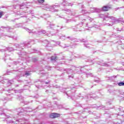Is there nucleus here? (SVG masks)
Wrapping results in <instances>:
<instances>
[{
    "label": "nucleus",
    "instance_id": "obj_1",
    "mask_svg": "<svg viewBox=\"0 0 124 124\" xmlns=\"http://www.w3.org/2000/svg\"><path fill=\"white\" fill-rule=\"evenodd\" d=\"M99 18H103L104 20V23L106 26L108 27H110L113 26L114 24H118L121 23V19L117 18L112 16L109 14H100L99 15Z\"/></svg>",
    "mask_w": 124,
    "mask_h": 124
},
{
    "label": "nucleus",
    "instance_id": "obj_2",
    "mask_svg": "<svg viewBox=\"0 0 124 124\" xmlns=\"http://www.w3.org/2000/svg\"><path fill=\"white\" fill-rule=\"evenodd\" d=\"M23 28L24 29V30H26V31H28L29 33H34V34L38 33V34H39L40 35H44L45 34V35L48 36V34L47 33V32H46V31H38V32H36V31H34L32 30H31L28 28H26L25 27H24Z\"/></svg>",
    "mask_w": 124,
    "mask_h": 124
},
{
    "label": "nucleus",
    "instance_id": "obj_3",
    "mask_svg": "<svg viewBox=\"0 0 124 124\" xmlns=\"http://www.w3.org/2000/svg\"><path fill=\"white\" fill-rule=\"evenodd\" d=\"M58 7H60V5H53L52 6H46V10H50V11H52V12H57L58 11V9L56 8H58Z\"/></svg>",
    "mask_w": 124,
    "mask_h": 124
},
{
    "label": "nucleus",
    "instance_id": "obj_4",
    "mask_svg": "<svg viewBox=\"0 0 124 124\" xmlns=\"http://www.w3.org/2000/svg\"><path fill=\"white\" fill-rule=\"evenodd\" d=\"M87 20L90 21V22L88 23L85 22L83 24V27H85V28H86V29H90V28H93V25L92 24V21H93V19L89 17L87 18Z\"/></svg>",
    "mask_w": 124,
    "mask_h": 124
},
{
    "label": "nucleus",
    "instance_id": "obj_5",
    "mask_svg": "<svg viewBox=\"0 0 124 124\" xmlns=\"http://www.w3.org/2000/svg\"><path fill=\"white\" fill-rule=\"evenodd\" d=\"M60 71H62V72H63L65 71V72H66L67 74L69 75V78H70V77H72V78H73V75H70V74H73V70L70 69H62L60 68L59 70Z\"/></svg>",
    "mask_w": 124,
    "mask_h": 124
},
{
    "label": "nucleus",
    "instance_id": "obj_6",
    "mask_svg": "<svg viewBox=\"0 0 124 124\" xmlns=\"http://www.w3.org/2000/svg\"><path fill=\"white\" fill-rule=\"evenodd\" d=\"M0 83H2V84H4V83H7L8 84V86H10V85L13 83V80H9L8 79H3L2 77L0 76Z\"/></svg>",
    "mask_w": 124,
    "mask_h": 124
},
{
    "label": "nucleus",
    "instance_id": "obj_7",
    "mask_svg": "<svg viewBox=\"0 0 124 124\" xmlns=\"http://www.w3.org/2000/svg\"><path fill=\"white\" fill-rule=\"evenodd\" d=\"M17 111L20 113H23V112H32V108H26L24 109L23 108H18Z\"/></svg>",
    "mask_w": 124,
    "mask_h": 124
},
{
    "label": "nucleus",
    "instance_id": "obj_8",
    "mask_svg": "<svg viewBox=\"0 0 124 124\" xmlns=\"http://www.w3.org/2000/svg\"><path fill=\"white\" fill-rule=\"evenodd\" d=\"M85 24L83 22H80L78 24H77L75 26V30L78 31H81L83 30V25Z\"/></svg>",
    "mask_w": 124,
    "mask_h": 124
},
{
    "label": "nucleus",
    "instance_id": "obj_9",
    "mask_svg": "<svg viewBox=\"0 0 124 124\" xmlns=\"http://www.w3.org/2000/svg\"><path fill=\"white\" fill-rule=\"evenodd\" d=\"M47 24L49 25V27L51 29H54L55 31H60V30H62V27L61 26H57L55 27V25L51 24V22H47Z\"/></svg>",
    "mask_w": 124,
    "mask_h": 124
},
{
    "label": "nucleus",
    "instance_id": "obj_10",
    "mask_svg": "<svg viewBox=\"0 0 124 124\" xmlns=\"http://www.w3.org/2000/svg\"><path fill=\"white\" fill-rule=\"evenodd\" d=\"M14 49H13V47H4L3 49H0V52H5V51H9V52H11V51H13Z\"/></svg>",
    "mask_w": 124,
    "mask_h": 124
},
{
    "label": "nucleus",
    "instance_id": "obj_11",
    "mask_svg": "<svg viewBox=\"0 0 124 124\" xmlns=\"http://www.w3.org/2000/svg\"><path fill=\"white\" fill-rule=\"evenodd\" d=\"M60 116V114H58L57 113H52L49 115V117L51 119H55V118H59Z\"/></svg>",
    "mask_w": 124,
    "mask_h": 124
},
{
    "label": "nucleus",
    "instance_id": "obj_12",
    "mask_svg": "<svg viewBox=\"0 0 124 124\" xmlns=\"http://www.w3.org/2000/svg\"><path fill=\"white\" fill-rule=\"evenodd\" d=\"M101 11V10L99 8H92L91 9V12H92V13H93L94 12H100Z\"/></svg>",
    "mask_w": 124,
    "mask_h": 124
},
{
    "label": "nucleus",
    "instance_id": "obj_13",
    "mask_svg": "<svg viewBox=\"0 0 124 124\" xmlns=\"http://www.w3.org/2000/svg\"><path fill=\"white\" fill-rule=\"evenodd\" d=\"M113 124H123V122L121 119H115L113 121Z\"/></svg>",
    "mask_w": 124,
    "mask_h": 124
},
{
    "label": "nucleus",
    "instance_id": "obj_14",
    "mask_svg": "<svg viewBox=\"0 0 124 124\" xmlns=\"http://www.w3.org/2000/svg\"><path fill=\"white\" fill-rule=\"evenodd\" d=\"M15 46H16V48H21V49H23V47H25V44H16L15 45Z\"/></svg>",
    "mask_w": 124,
    "mask_h": 124
},
{
    "label": "nucleus",
    "instance_id": "obj_15",
    "mask_svg": "<svg viewBox=\"0 0 124 124\" xmlns=\"http://www.w3.org/2000/svg\"><path fill=\"white\" fill-rule=\"evenodd\" d=\"M65 11H66V12H69L68 14H69V15L73 16H74V15H75V12L72 11L69 9H65Z\"/></svg>",
    "mask_w": 124,
    "mask_h": 124
},
{
    "label": "nucleus",
    "instance_id": "obj_16",
    "mask_svg": "<svg viewBox=\"0 0 124 124\" xmlns=\"http://www.w3.org/2000/svg\"><path fill=\"white\" fill-rule=\"evenodd\" d=\"M2 36H8L9 37H11V38H13V39H16V38H15L12 36H8V35H6L3 33H0V37H2Z\"/></svg>",
    "mask_w": 124,
    "mask_h": 124
},
{
    "label": "nucleus",
    "instance_id": "obj_17",
    "mask_svg": "<svg viewBox=\"0 0 124 124\" xmlns=\"http://www.w3.org/2000/svg\"><path fill=\"white\" fill-rule=\"evenodd\" d=\"M109 8L110 7L107 6H105L102 8V10H103V11H108Z\"/></svg>",
    "mask_w": 124,
    "mask_h": 124
},
{
    "label": "nucleus",
    "instance_id": "obj_18",
    "mask_svg": "<svg viewBox=\"0 0 124 124\" xmlns=\"http://www.w3.org/2000/svg\"><path fill=\"white\" fill-rule=\"evenodd\" d=\"M2 29H5L6 31H9V30H11L12 28L10 27H4V26H2L1 27Z\"/></svg>",
    "mask_w": 124,
    "mask_h": 124
},
{
    "label": "nucleus",
    "instance_id": "obj_19",
    "mask_svg": "<svg viewBox=\"0 0 124 124\" xmlns=\"http://www.w3.org/2000/svg\"><path fill=\"white\" fill-rule=\"evenodd\" d=\"M84 46H85V47H86V48H91V46H92V45H91V44H87V43H85L84 44Z\"/></svg>",
    "mask_w": 124,
    "mask_h": 124
},
{
    "label": "nucleus",
    "instance_id": "obj_20",
    "mask_svg": "<svg viewBox=\"0 0 124 124\" xmlns=\"http://www.w3.org/2000/svg\"><path fill=\"white\" fill-rule=\"evenodd\" d=\"M31 75V73L30 71L25 72V74L23 75V76H30Z\"/></svg>",
    "mask_w": 124,
    "mask_h": 124
},
{
    "label": "nucleus",
    "instance_id": "obj_21",
    "mask_svg": "<svg viewBox=\"0 0 124 124\" xmlns=\"http://www.w3.org/2000/svg\"><path fill=\"white\" fill-rule=\"evenodd\" d=\"M64 6H72V4L67 2L65 4H63Z\"/></svg>",
    "mask_w": 124,
    "mask_h": 124
},
{
    "label": "nucleus",
    "instance_id": "obj_22",
    "mask_svg": "<svg viewBox=\"0 0 124 124\" xmlns=\"http://www.w3.org/2000/svg\"><path fill=\"white\" fill-rule=\"evenodd\" d=\"M100 64L101 65H102L103 66H106V67H108V66H110L109 65V64H107V63H100Z\"/></svg>",
    "mask_w": 124,
    "mask_h": 124
},
{
    "label": "nucleus",
    "instance_id": "obj_23",
    "mask_svg": "<svg viewBox=\"0 0 124 124\" xmlns=\"http://www.w3.org/2000/svg\"><path fill=\"white\" fill-rule=\"evenodd\" d=\"M87 77H93V75L91 73H89L86 74Z\"/></svg>",
    "mask_w": 124,
    "mask_h": 124
},
{
    "label": "nucleus",
    "instance_id": "obj_24",
    "mask_svg": "<svg viewBox=\"0 0 124 124\" xmlns=\"http://www.w3.org/2000/svg\"><path fill=\"white\" fill-rule=\"evenodd\" d=\"M57 59H58V57L56 56H52L51 58V61H56Z\"/></svg>",
    "mask_w": 124,
    "mask_h": 124
},
{
    "label": "nucleus",
    "instance_id": "obj_25",
    "mask_svg": "<svg viewBox=\"0 0 124 124\" xmlns=\"http://www.w3.org/2000/svg\"><path fill=\"white\" fill-rule=\"evenodd\" d=\"M81 13L82 14H87V13H89V12L85 10H82L81 11Z\"/></svg>",
    "mask_w": 124,
    "mask_h": 124
},
{
    "label": "nucleus",
    "instance_id": "obj_26",
    "mask_svg": "<svg viewBox=\"0 0 124 124\" xmlns=\"http://www.w3.org/2000/svg\"><path fill=\"white\" fill-rule=\"evenodd\" d=\"M77 70H78L79 71H81V69H80V68L78 67H76V72H77V73H80L79 71H77Z\"/></svg>",
    "mask_w": 124,
    "mask_h": 124
},
{
    "label": "nucleus",
    "instance_id": "obj_27",
    "mask_svg": "<svg viewBox=\"0 0 124 124\" xmlns=\"http://www.w3.org/2000/svg\"><path fill=\"white\" fill-rule=\"evenodd\" d=\"M60 39H62V40H64L65 39V35H62L60 36Z\"/></svg>",
    "mask_w": 124,
    "mask_h": 124
},
{
    "label": "nucleus",
    "instance_id": "obj_28",
    "mask_svg": "<svg viewBox=\"0 0 124 124\" xmlns=\"http://www.w3.org/2000/svg\"><path fill=\"white\" fill-rule=\"evenodd\" d=\"M118 86H124V82H118Z\"/></svg>",
    "mask_w": 124,
    "mask_h": 124
},
{
    "label": "nucleus",
    "instance_id": "obj_29",
    "mask_svg": "<svg viewBox=\"0 0 124 124\" xmlns=\"http://www.w3.org/2000/svg\"><path fill=\"white\" fill-rule=\"evenodd\" d=\"M21 27H22V24H16L15 26L16 28H21Z\"/></svg>",
    "mask_w": 124,
    "mask_h": 124
},
{
    "label": "nucleus",
    "instance_id": "obj_30",
    "mask_svg": "<svg viewBox=\"0 0 124 124\" xmlns=\"http://www.w3.org/2000/svg\"><path fill=\"white\" fill-rule=\"evenodd\" d=\"M3 15H4V12L0 11V18H1V16H3Z\"/></svg>",
    "mask_w": 124,
    "mask_h": 124
},
{
    "label": "nucleus",
    "instance_id": "obj_31",
    "mask_svg": "<svg viewBox=\"0 0 124 124\" xmlns=\"http://www.w3.org/2000/svg\"><path fill=\"white\" fill-rule=\"evenodd\" d=\"M67 38H68V39H69V40H70L71 41H72V40H74V38H73L71 36H68L67 37Z\"/></svg>",
    "mask_w": 124,
    "mask_h": 124
},
{
    "label": "nucleus",
    "instance_id": "obj_32",
    "mask_svg": "<svg viewBox=\"0 0 124 124\" xmlns=\"http://www.w3.org/2000/svg\"><path fill=\"white\" fill-rule=\"evenodd\" d=\"M22 92H23V89H20V90H18L17 91H16V93H20Z\"/></svg>",
    "mask_w": 124,
    "mask_h": 124
},
{
    "label": "nucleus",
    "instance_id": "obj_33",
    "mask_svg": "<svg viewBox=\"0 0 124 124\" xmlns=\"http://www.w3.org/2000/svg\"><path fill=\"white\" fill-rule=\"evenodd\" d=\"M118 19H120L121 21H120V23L121 22V24H122V25L123 24H124V21H123L124 18H118Z\"/></svg>",
    "mask_w": 124,
    "mask_h": 124
},
{
    "label": "nucleus",
    "instance_id": "obj_34",
    "mask_svg": "<svg viewBox=\"0 0 124 124\" xmlns=\"http://www.w3.org/2000/svg\"><path fill=\"white\" fill-rule=\"evenodd\" d=\"M38 1L39 3H43V2H44V0H38Z\"/></svg>",
    "mask_w": 124,
    "mask_h": 124
},
{
    "label": "nucleus",
    "instance_id": "obj_35",
    "mask_svg": "<svg viewBox=\"0 0 124 124\" xmlns=\"http://www.w3.org/2000/svg\"><path fill=\"white\" fill-rule=\"evenodd\" d=\"M119 110L120 111H121V112H124V110L123 109V107H120Z\"/></svg>",
    "mask_w": 124,
    "mask_h": 124
},
{
    "label": "nucleus",
    "instance_id": "obj_36",
    "mask_svg": "<svg viewBox=\"0 0 124 124\" xmlns=\"http://www.w3.org/2000/svg\"><path fill=\"white\" fill-rule=\"evenodd\" d=\"M66 22L69 23V22H71L72 20L71 19H66Z\"/></svg>",
    "mask_w": 124,
    "mask_h": 124
},
{
    "label": "nucleus",
    "instance_id": "obj_37",
    "mask_svg": "<svg viewBox=\"0 0 124 124\" xmlns=\"http://www.w3.org/2000/svg\"><path fill=\"white\" fill-rule=\"evenodd\" d=\"M13 90H5L6 92V93H9V92H12Z\"/></svg>",
    "mask_w": 124,
    "mask_h": 124
},
{
    "label": "nucleus",
    "instance_id": "obj_38",
    "mask_svg": "<svg viewBox=\"0 0 124 124\" xmlns=\"http://www.w3.org/2000/svg\"><path fill=\"white\" fill-rule=\"evenodd\" d=\"M67 2V0H63V4H64L65 3V4Z\"/></svg>",
    "mask_w": 124,
    "mask_h": 124
},
{
    "label": "nucleus",
    "instance_id": "obj_39",
    "mask_svg": "<svg viewBox=\"0 0 124 124\" xmlns=\"http://www.w3.org/2000/svg\"><path fill=\"white\" fill-rule=\"evenodd\" d=\"M94 82H96V83H98V82H100V80H99V79L95 80Z\"/></svg>",
    "mask_w": 124,
    "mask_h": 124
},
{
    "label": "nucleus",
    "instance_id": "obj_40",
    "mask_svg": "<svg viewBox=\"0 0 124 124\" xmlns=\"http://www.w3.org/2000/svg\"><path fill=\"white\" fill-rule=\"evenodd\" d=\"M45 84H46V85H49L50 84V81L46 82Z\"/></svg>",
    "mask_w": 124,
    "mask_h": 124
},
{
    "label": "nucleus",
    "instance_id": "obj_41",
    "mask_svg": "<svg viewBox=\"0 0 124 124\" xmlns=\"http://www.w3.org/2000/svg\"><path fill=\"white\" fill-rule=\"evenodd\" d=\"M121 48L124 50V45H121Z\"/></svg>",
    "mask_w": 124,
    "mask_h": 124
},
{
    "label": "nucleus",
    "instance_id": "obj_42",
    "mask_svg": "<svg viewBox=\"0 0 124 124\" xmlns=\"http://www.w3.org/2000/svg\"><path fill=\"white\" fill-rule=\"evenodd\" d=\"M120 94H121L122 95H123L124 96V92L120 93Z\"/></svg>",
    "mask_w": 124,
    "mask_h": 124
},
{
    "label": "nucleus",
    "instance_id": "obj_43",
    "mask_svg": "<svg viewBox=\"0 0 124 124\" xmlns=\"http://www.w3.org/2000/svg\"><path fill=\"white\" fill-rule=\"evenodd\" d=\"M81 42H86V40L83 39L82 40L80 41Z\"/></svg>",
    "mask_w": 124,
    "mask_h": 124
},
{
    "label": "nucleus",
    "instance_id": "obj_44",
    "mask_svg": "<svg viewBox=\"0 0 124 124\" xmlns=\"http://www.w3.org/2000/svg\"><path fill=\"white\" fill-rule=\"evenodd\" d=\"M0 111L2 112L3 111V108H0Z\"/></svg>",
    "mask_w": 124,
    "mask_h": 124
},
{
    "label": "nucleus",
    "instance_id": "obj_45",
    "mask_svg": "<svg viewBox=\"0 0 124 124\" xmlns=\"http://www.w3.org/2000/svg\"><path fill=\"white\" fill-rule=\"evenodd\" d=\"M24 7V6L22 5V6H20V9H23V7Z\"/></svg>",
    "mask_w": 124,
    "mask_h": 124
},
{
    "label": "nucleus",
    "instance_id": "obj_46",
    "mask_svg": "<svg viewBox=\"0 0 124 124\" xmlns=\"http://www.w3.org/2000/svg\"><path fill=\"white\" fill-rule=\"evenodd\" d=\"M116 31H121V30H119V28H116Z\"/></svg>",
    "mask_w": 124,
    "mask_h": 124
},
{
    "label": "nucleus",
    "instance_id": "obj_47",
    "mask_svg": "<svg viewBox=\"0 0 124 124\" xmlns=\"http://www.w3.org/2000/svg\"><path fill=\"white\" fill-rule=\"evenodd\" d=\"M79 55H77V56L75 55V57L76 58H79Z\"/></svg>",
    "mask_w": 124,
    "mask_h": 124
},
{
    "label": "nucleus",
    "instance_id": "obj_48",
    "mask_svg": "<svg viewBox=\"0 0 124 124\" xmlns=\"http://www.w3.org/2000/svg\"><path fill=\"white\" fill-rule=\"evenodd\" d=\"M44 43H48L47 41H45Z\"/></svg>",
    "mask_w": 124,
    "mask_h": 124
},
{
    "label": "nucleus",
    "instance_id": "obj_49",
    "mask_svg": "<svg viewBox=\"0 0 124 124\" xmlns=\"http://www.w3.org/2000/svg\"><path fill=\"white\" fill-rule=\"evenodd\" d=\"M48 92H49L48 90H46V93H48Z\"/></svg>",
    "mask_w": 124,
    "mask_h": 124
},
{
    "label": "nucleus",
    "instance_id": "obj_50",
    "mask_svg": "<svg viewBox=\"0 0 124 124\" xmlns=\"http://www.w3.org/2000/svg\"><path fill=\"white\" fill-rule=\"evenodd\" d=\"M2 89H1L0 90V93H2Z\"/></svg>",
    "mask_w": 124,
    "mask_h": 124
},
{
    "label": "nucleus",
    "instance_id": "obj_51",
    "mask_svg": "<svg viewBox=\"0 0 124 124\" xmlns=\"http://www.w3.org/2000/svg\"><path fill=\"white\" fill-rule=\"evenodd\" d=\"M81 8H84V5H82Z\"/></svg>",
    "mask_w": 124,
    "mask_h": 124
},
{
    "label": "nucleus",
    "instance_id": "obj_52",
    "mask_svg": "<svg viewBox=\"0 0 124 124\" xmlns=\"http://www.w3.org/2000/svg\"><path fill=\"white\" fill-rule=\"evenodd\" d=\"M16 63H17V62H14V64H16Z\"/></svg>",
    "mask_w": 124,
    "mask_h": 124
},
{
    "label": "nucleus",
    "instance_id": "obj_53",
    "mask_svg": "<svg viewBox=\"0 0 124 124\" xmlns=\"http://www.w3.org/2000/svg\"><path fill=\"white\" fill-rule=\"evenodd\" d=\"M47 87L48 88H51V85H48Z\"/></svg>",
    "mask_w": 124,
    "mask_h": 124
},
{
    "label": "nucleus",
    "instance_id": "obj_54",
    "mask_svg": "<svg viewBox=\"0 0 124 124\" xmlns=\"http://www.w3.org/2000/svg\"><path fill=\"white\" fill-rule=\"evenodd\" d=\"M68 98H71V97H70V96H68Z\"/></svg>",
    "mask_w": 124,
    "mask_h": 124
},
{
    "label": "nucleus",
    "instance_id": "obj_55",
    "mask_svg": "<svg viewBox=\"0 0 124 124\" xmlns=\"http://www.w3.org/2000/svg\"><path fill=\"white\" fill-rule=\"evenodd\" d=\"M3 114H4V113H3V112H2V113H0V115H3Z\"/></svg>",
    "mask_w": 124,
    "mask_h": 124
},
{
    "label": "nucleus",
    "instance_id": "obj_56",
    "mask_svg": "<svg viewBox=\"0 0 124 124\" xmlns=\"http://www.w3.org/2000/svg\"><path fill=\"white\" fill-rule=\"evenodd\" d=\"M10 95H11V94H8V97H9V96H10Z\"/></svg>",
    "mask_w": 124,
    "mask_h": 124
},
{
    "label": "nucleus",
    "instance_id": "obj_57",
    "mask_svg": "<svg viewBox=\"0 0 124 124\" xmlns=\"http://www.w3.org/2000/svg\"><path fill=\"white\" fill-rule=\"evenodd\" d=\"M66 94H67V95H68V94H67V92H66Z\"/></svg>",
    "mask_w": 124,
    "mask_h": 124
},
{
    "label": "nucleus",
    "instance_id": "obj_58",
    "mask_svg": "<svg viewBox=\"0 0 124 124\" xmlns=\"http://www.w3.org/2000/svg\"><path fill=\"white\" fill-rule=\"evenodd\" d=\"M18 55H22V53H18Z\"/></svg>",
    "mask_w": 124,
    "mask_h": 124
},
{
    "label": "nucleus",
    "instance_id": "obj_59",
    "mask_svg": "<svg viewBox=\"0 0 124 124\" xmlns=\"http://www.w3.org/2000/svg\"><path fill=\"white\" fill-rule=\"evenodd\" d=\"M111 78H115V77H112Z\"/></svg>",
    "mask_w": 124,
    "mask_h": 124
},
{
    "label": "nucleus",
    "instance_id": "obj_60",
    "mask_svg": "<svg viewBox=\"0 0 124 124\" xmlns=\"http://www.w3.org/2000/svg\"><path fill=\"white\" fill-rule=\"evenodd\" d=\"M6 60V58H4V61H5Z\"/></svg>",
    "mask_w": 124,
    "mask_h": 124
},
{
    "label": "nucleus",
    "instance_id": "obj_61",
    "mask_svg": "<svg viewBox=\"0 0 124 124\" xmlns=\"http://www.w3.org/2000/svg\"><path fill=\"white\" fill-rule=\"evenodd\" d=\"M115 116H118V114H115Z\"/></svg>",
    "mask_w": 124,
    "mask_h": 124
},
{
    "label": "nucleus",
    "instance_id": "obj_62",
    "mask_svg": "<svg viewBox=\"0 0 124 124\" xmlns=\"http://www.w3.org/2000/svg\"><path fill=\"white\" fill-rule=\"evenodd\" d=\"M21 17H25V16H21Z\"/></svg>",
    "mask_w": 124,
    "mask_h": 124
},
{
    "label": "nucleus",
    "instance_id": "obj_63",
    "mask_svg": "<svg viewBox=\"0 0 124 124\" xmlns=\"http://www.w3.org/2000/svg\"><path fill=\"white\" fill-rule=\"evenodd\" d=\"M63 48H65V46H63Z\"/></svg>",
    "mask_w": 124,
    "mask_h": 124
},
{
    "label": "nucleus",
    "instance_id": "obj_64",
    "mask_svg": "<svg viewBox=\"0 0 124 124\" xmlns=\"http://www.w3.org/2000/svg\"><path fill=\"white\" fill-rule=\"evenodd\" d=\"M6 56H7V55H5V58H7Z\"/></svg>",
    "mask_w": 124,
    "mask_h": 124
}]
</instances>
